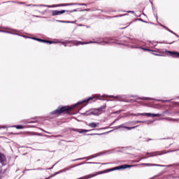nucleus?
<instances>
[{
    "instance_id": "f257e3e1",
    "label": "nucleus",
    "mask_w": 179,
    "mask_h": 179,
    "mask_svg": "<svg viewBox=\"0 0 179 179\" xmlns=\"http://www.w3.org/2000/svg\"><path fill=\"white\" fill-rule=\"evenodd\" d=\"M76 105L72 106H63L61 108H58L53 112H52V114H62V113H65V111H69V110H72Z\"/></svg>"
},
{
    "instance_id": "f03ea898",
    "label": "nucleus",
    "mask_w": 179,
    "mask_h": 179,
    "mask_svg": "<svg viewBox=\"0 0 179 179\" xmlns=\"http://www.w3.org/2000/svg\"><path fill=\"white\" fill-rule=\"evenodd\" d=\"M66 11L65 10H52V16H58L59 15H62L64 13H65Z\"/></svg>"
},
{
    "instance_id": "7ed1b4c3",
    "label": "nucleus",
    "mask_w": 179,
    "mask_h": 179,
    "mask_svg": "<svg viewBox=\"0 0 179 179\" xmlns=\"http://www.w3.org/2000/svg\"><path fill=\"white\" fill-rule=\"evenodd\" d=\"M103 113V108L99 109H95L94 111L91 113L93 115H100Z\"/></svg>"
},
{
    "instance_id": "20e7f679",
    "label": "nucleus",
    "mask_w": 179,
    "mask_h": 179,
    "mask_svg": "<svg viewBox=\"0 0 179 179\" xmlns=\"http://www.w3.org/2000/svg\"><path fill=\"white\" fill-rule=\"evenodd\" d=\"M33 40H36V41H41V43H48L49 44H54L57 42H52L51 41H45V40H43V39H40V38H32Z\"/></svg>"
},
{
    "instance_id": "39448f33",
    "label": "nucleus",
    "mask_w": 179,
    "mask_h": 179,
    "mask_svg": "<svg viewBox=\"0 0 179 179\" xmlns=\"http://www.w3.org/2000/svg\"><path fill=\"white\" fill-rule=\"evenodd\" d=\"M128 167H130L128 165H122L120 166L115 167L113 169H110V171H114V170H121V169H128Z\"/></svg>"
},
{
    "instance_id": "423d86ee",
    "label": "nucleus",
    "mask_w": 179,
    "mask_h": 179,
    "mask_svg": "<svg viewBox=\"0 0 179 179\" xmlns=\"http://www.w3.org/2000/svg\"><path fill=\"white\" fill-rule=\"evenodd\" d=\"M137 115H149V117H160L159 114H152V113H141Z\"/></svg>"
},
{
    "instance_id": "0eeeda50",
    "label": "nucleus",
    "mask_w": 179,
    "mask_h": 179,
    "mask_svg": "<svg viewBox=\"0 0 179 179\" xmlns=\"http://www.w3.org/2000/svg\"><path fill=\"white\" fill-rule=\"evenodd\" d=\"M93 99H97L98 100H100V96H97V95L91 96V97L88 98L87 99H85V101H83V103H86L87 101H90V100H93Z\"/></svg>"
},
{
    "instance_id": "6e6552de",
    "label": "nucleus",
    "mask_w": 179,
    "mask_h": 179,
    "mask_svg": "<svg viewBox=\"0 0 179 179\" xmlns=\"http://www.w3.org/2000/svg\"><path fill=\"white\" fill-rule=\"evenodd\" d=\"M169 54H171L172 56H173L175 58H179V53L177 52H170L168 51Z\"/></svg>"
},
{
    "instance_id": "1a4fd4ad",
    "label": "nucleus",
    "mask_w": 179,
    "mask_h": 179,
    "mask_svg": "<svg viewBox=\"0 0 179 179\" xmlns=\"http://www.w3.org/2000/svg\"><path fill=\"white\" fill-rule=\"evenodd\" d=\"M90 43H92V42L82 43V42H79V41H74L73 44H74V45H80V44H90Z\"/></svg>"
},
{
    "instance_id": "9d476101",
    "label": "nucleus",
    "mask_w": 179,
    "mask_h": 179,
    "mask_svg": "<svg viewBox=\"0 0 179 179\" xmlns=\"http://www.w3.org/2000/svg\"><path fill=\"white\" fill-rule=\"evenodd\" d=\"M88 127H90V128H96L97 125H99V123L92 122L87 124Z\"/></svg>"
},
{
    "instance_id": "9b49d317",
    "label": "nucleus",
    "mask_w": 179,
    "mask_h": 179,
    "mask_svg": "<svg viewBox=\"0 0 179 179\" xmlns=\"http://www.w3.org/2000/svg\"><path fill=\"white\" fill-rule=\"evenodd\" d=\"M78 132L79 134H83V132H89V130H86V129H79L78 130Z\"/></svg>"
},
{
    "instance_id": "f8f14e48",
    "label": "nucleus",
    "mask_w": 179,
    "mask_h": 179,
    "mask_svg": "<svg viewBox=\"0 0 179 179\" xmlns=\"http://www.w3.org/2000/svg\"><path fill=\"white\" fill-rule=\"evenodd\" d=\"M15 128L17 129H23V126H22V125H17V126H15Z\"/></svg>"
},
{
    "instance_id": "ddd939ff",
    "label": "nucleus",
    "mask_w": 179,
    "mask_h": 179,
    "mask_svg": "<svg viewBox=\"0 0 179 179\" xmlns=\"http://www.w3.org/2000/svg\"><path fill=\"white\" fill-rule=\"evenodd\" d=\"M96 176H97V174L89 175L88 176H87V178H92V177H96Z\"/></svg>"
},
{
    "instance_id": "4468645a",
    "label": "nucleus",
    "mask_w": 179,
    "mask_h": 179,
    "mask_svg": "<svg viewBox=\"0 0 179 179\" xmlns=\"http://www.w3.org/2000/svg\"><path fill=\"white\" fill-rule=\"evenodd\" d=\"M61 23H71V22H65V21H59Z\"/></svg>"
},
{
    "instance_id": "2eb2a0df",
    "label": "nucleus",
    "mask_w": 179,
    "mask_h": 179,
    "mask_svg": "<svg viewBox=\"0 0 179 179\" xmlns=\"http://www.w3.org/2000/svg\"><path fill=\"white\" fill-rule=\"evenodd\" d=\"M48 8H55V6H46Z\"/></svg>"
},
{
    "instance_id": "dca6fc26",
    "label": "nucleus",
    "mask_w": 179,
    "mask_h": 179,
    "mask_svg": "<svg viewBox=\"0 0 179 179\" xmlns=\"http://www.w3.org/2000/svg\"><path fill=\"white\" fill-rule=\"evenodd\" d=\"M125 128H127V129H134V128H135V127H125Z\"/></svg>"
},
{
    "instance_id": "f3484780",
    "label": "nucleus",
    "mask_w": 179,
    "mask_h": 179,
    "mask_svg": "<svg viewBox=\"0 0 179 179\" xmlns=\"http://www.w3.org/2000/svg\"><path fill=\"white\" fill-rule=\"evenodd\" d=\"M59 6H68V4H62V5H59Z\"/></svg>"
},
{
    "instance_id": "a211bd4d",
    "label": "nucleus",
    "mask_w": 179,
    "mask_h": 179,
    "mask_svg": "<svg viewBox=\"0 0 179 179\" xmlns=\"http://www.w3.org/2000/svg\"><path fill=\"white\" fill-rule=\"evenodd\" d=\"M152 54H153V55H157V57H160V55H157L156 53H152Z\"/></svg>"
},
{
    "instance_id": "6ab92c4d",
    "label": "nucleus",
    "mask_w": 179,
    "mask_h": 179,
    "mask_svg": "<svg viewBox=\"0 0 179 179\" xmlns=\"http://www.w3.org/2000/svg\"><path fill=\"white\" fill-rule=\"evenodd\" d=\"M147 51H152V52H155V50H150V49H147Z\"/></svg>"
},
{
    "instance_id": "aec40b11",
    "label": "nucleus",
    "mask_w": 179,
    "mask_h": 179,
    "mask_svg": "<svg viewBox=\"0 0 179 179\" xmlns=\"http://www.w3.org/2000/svg\"><path fill=\"white\" fill-rule=\"evenodd\" d=\"M129 13H134V11H129Z\"/></svg>"
},
{
    "instance_id": "412c9836",
    "label": "nucleus",
    "mask_w": 179,
    "mask_h": 179,
    "mask_svg": "<svg viewBox=\"0 0 179 179\" xmlns=\"http://www.w3.org/2000/svg\"><path fill=\"white\" fill-rule=\"evenodd\" d=\"M169 30V31H170L171 33H173V31H171V30H170V29H168Z\"/></svg>"
},
{
    "instance_id": "4be33fe9",
    "label": "nucleus",
    "mask_w": 179,
    "mask_h": 179,
    "mask_svg": "<svg viewBox=\"0 0 179 179\" xmlns=\"http://www.w3.org/2000/svg\"><path fill=\"white\" fill-rule=\"evenodd\" d=\"M143 50H144L145 51H148V49L143 48Z\"/></svg>"
},
{
    "instance_id": "5701e85b",
    "label": "nucleus",
    "mask_w": 179,
    "mask_h": 179,
    "mask_svg": "<svg viewBox=\"0 0 179 179\" xmlns=\"http://www.w3.org/2000/svg\"><path fill=\"white\" fill-rule=\"evenodd\" d=\"M150 166H157L156 164H150Z\"/></svg>"
},
{
    "instance_id": "b1692460",
    "label": "nucleus",
    "mask_w": 179,
    "mask_h": 179,
    "mask_svg": "<svg viewBox=\"0 0 179 179\" xmlns=\"http://www.w3.org/2000/svg\"><path fill=\"white\" fill-rule=\"evenodd\" d=\"M80 103H83V102H78V104H80Z\"/></svg>"
}]
</instances>
